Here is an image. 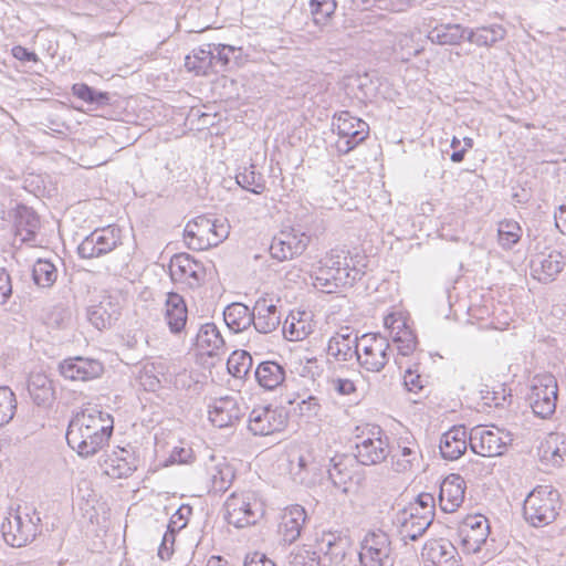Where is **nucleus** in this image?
Masks as SVG:
<instances>
[{"instance_id":"c756f323","label":"nucleus","mask_w":566,"mask_h":566,"mask_svg":"<svg viewBox=\"0 0 566 566\" xmlns=\"http://www.w3.org/2000/svg\"><path fill=\"white\" fill-rule=\"evenodd\" d=\"M104 473L113 479L129 476L135 470V459L129 451L120 449L107 455L102 464Z\"/></svg>"},{"instance_id":"412c9836","label":"nucleus","mask_w":566,"mask_h":566,"mask_svg":"<svg viewBox=\"0 0 566 566\" xmlns=\"http://www.w3.org/2000/svg\"><path fill=\"white\" fill-rule=\"evenodd\" d=\"M433 521L427 516H416L406 511H398L392 520L400 539L407 544V541H417L429 528Z\"/></svg>"},{"instance_id":"f8f14e48","label":"nucleus","mask_w":566,"mask_h":566,"mask_svg":"<svg viewBox=\"0 0 566 566\" xmlns=\"http://www.w3.org/2000/svg\"><path fill=\"white\" fill-rule=\"evenodd\" d=\"M287 423V415L283 408L259 406L249 415L248 429L254 436H270L282 431Z\"/></svg>"},{"instance_id":"49530a36","label":"nucleus","mask_w":566,"mask_h":566,"mask_svg":"<svg viewBox=\"0 0 566 566\" xmlns=\"http://www.w3.org/2000/svg\"><path fill=\"white\" fill-rule=\"evenodd\" d=\"M210 475L212 489L216 492H224L234 479V471L227 462H220L212 468Z\"/></svg>"},{"instance_id":"ddd939ff","label":"nucleus","mask_w":566,"mask_h":566,"mask_svg":"<svg viewBox=\"0 0 566 566\" xmlns=\"http://www.w3.org/2000/svg\"><path fill=\"white\" fill-rule=\"evenodd\" d=\"M120 241V230L115 227L96 229L88 234L77 247L82 259L99 258L116 249Z\"/></svg>"},{"instance_id":"6e6552de","label":"nucleus","mask_w":566,"mask_h":566,"mask_svg":"<svg viewBox=\"0 0 566 566\" xmlns=\"http://www.w3.org/2000/svg\"><path fill=\"white\" fill-rule=\"evenodd\" d=\"M510 441L509 433L500 429H488L486 426H476L469 432V447L472 452L481 457L502 455Z\"/></svg>"},{"instance_id":"0eeeda50","label":"nucleus","mask_w":566,"mask_h":566,"mask_svg":"<svg viewBox=\"0 0 566 566\" xmlns=\"http://www.w3.org/2000/svg\"><path fill=\"white\" fill-rule=\"evenodd\" d=\"M557 396L558 385L552 374H538L532 378L528 401L536 417L551 418L556 410Z\"/></svg>"},{"instance_id":"864d4df0","label":"nucleus","mask_w":566,"mask_h":566,"mask_svg":"<svg viewBox=\"0 0 566 566\" xmlns=\"http://www.w3.org/2000/svg\"><path fill=\"white\" fill-rule=\"evenodd\" d=\"M289 566H321V558L315 552L300 548L289 555Z\"/></svg>"},{"instance_id":"20e7f679","label":"nucleus","mask_w":566,"mask_h":566,"mask_svg":"<svg viewBox=\"0 0 566 566\" xmlns=\"http://www.w3.org/2000/svg\"><path fill=\"white\" fill-rule=\"evenodd\" d=\"M230 232L226 220L198 216L190 220L184 231L187 247L195 251L208 250L223 242Z\"/></svg>"},{"instance_id":"774afa93","label":"nucleus","mask_w":566,"mask_h":566,"mask_svg":"<svg viewBox=\"0 0 566 566\" xmlns=\"http://www.w3.org/2000/svg\"><path fill=\"white\" fill-rule=\"evenodd\" d=\"M244 566H276L274 562L268 558L264 554L254 552L248 555L244 560Z\"/></svg>"},{"instance_id":"5fc2aeb1","label":"nucleus","mask_w":566,"mask_h":566,"mask_svg":"<svg viewBox=\"0 0 566 566\" xmlns=\"http://www.w3.org/2000/svg\"><path fill=\"white\" fill-rule=\"evenodd\" d=\"M192 513V507L187 504H182L179 509L171 515L169 523L167 525L168 530L172 532H179L184 527L187 526L189 516Z\"/></svg>"},{"instance_id":"c03bdc74","label":"nucleus","mask_w":566,"mask_h":566,"mask_svg":"<svg viewBox=\"0 0 566 566\" xmlns=\"http://www.w3.org/2000/svg\"><path fill=\"white\" fill-rule=\"evenodd\" d=\"M353 461L354 459L346 455L331 459L333 465L328 469V475L335 486L345 485L349 480H352V471L349 470L348 464Z\"/></svg>"},{"instance_id":"b1692460","label":"nucleus","mask_w":566,"mask_h":566,"mask_svg":"<svg viewBox=\"0 0 566 566\" xmlns=\"http://www.w3.org/2000/svg\"><path fill=\"white\" fill-rule=\"evenodd\" d=\"M244 415V408L233 397H223L214 401L209 410L210 421L219 427L233 426Z\"/></svg>"},{"instance_id":"58836bf2","label":"nucleus","mask_w":566,"mask_h":566,"mask_svg":"<svg viewBox=\"0 0 566 566\" xmlns=\"http://www.w3.org/2000/svg\"><path fill=\"white\" fill-rule=\"evenodd\" d=\"M566 458V436L551 433L543 447L542 459L554 467H560Z\"/></svg>"},{"instance_id":"69168bd1","label":"nucleus","mask_w":566,"mask_h":566,"mask_svg":"<svg viewBox=\"0 0 566 566\" xmlns=\"http://www.w3.org/2000/svg\"><path fill=\"white\" fill-rule=\"evenodd\" d=\"M463 470L467 475L471 476H480L489 472L485 464L478 459L469 460L468 463L464 465Z\"/></svg>"},{"instance_id":"4d7b16f0","label":"nucleus","mask_w":566,"mask_h":566,"mask_svg":"<svg viewBox=\"0 0 566 566\" xmlns=\"http://www.w3.org/2000/svg\"><path fill=\"white\" fill-rule=\"evenodd\" d=\"M412 504L421 509V516L428 515L429 520H434V497L432 494L421 493Z\"/></svg>"},{"instance_id":"3c124183","label":"nucleus","mask_w":566,"mask_h":566,"mask_svg":"<svg viewBox=\"0 0 566 566\" xmlns=\"http://www.w3.org/2000/svg\"><path fill=\"white\" fill-rule=\"evenodd\" d=\"M336 0H310V9L316 24H325L335 13Z\"/></svg>"},{"instance_id":"de8ad7c7","label":"nucleus","mask_w":566,"mask_h":566,"mask_svg":"<svg viewBox=\"0 0 566 566\" xmlns=\"http://www.w3.org/2000/svg\"><path fill=\"white\" fill-rule=\"evenodd\" d=\"M522 235V229L520 224L512 220H505L500 222L497 230L499 244L503 249H512L516 244Z\"/></svg>"},{"instance_id":"ea45409f","label":"nucleus","mask_w":566,"mask_h":566,"mask_svg":"<svg viewBox=\"0 0 566 566\" xmlns=\"http://www.w3.org/2000/svg\"><path fill=\"white\" fill-rule=\"evenodd\" d=\"M213 71L219 72L228 67L239 65L242 56V48L221 43H212Z\"/></svg>"},{"instance_id":"338daca9","label":"nucleus","mask_w":566,"mask_h":566,"mask_svg":"<svg viewBox=\"0 0 566 566\" xmlns=\"http://www.w3.org/2000/svg\"><path fill=\"white\" fill-rule=\"evenodd\" d=\"M11 53H12L13 57H15L17 60H19L21 62H38L39 61V57L34 52L29 51L27 48H24L22 45L13 46L11 49Z\"/></svg>"},{"instance_id":"c85d7f7f","label":"nucleus","mask_w":566,"mask_h":566,"mask_svg":"<svg viewBox=\"0 0 566 566\" xmlns=\"http://www.w3.org/2000/svg\"><path fill=\"white\" fill-rule=\"evenodd\" d=\"M28 391L39 407H50L55 400L53 381L43 373H31L28 379Z\"/></svg>"},{"instance_id":"72a5a7b5","label":"nucleus","mask_w":566,"mask_h":566,"mask_svg":"<svg viewBox=\"0 0 566 566\" xmlns=\"http://www.w3.org/2000/svg\"><path fill=\"white\" fill-rule=\"evenodd\" d=\"M254 375L261 387L273 390L284 381L285 369L276 361L266 360L258 365Z\"/></svg>"},{"instance_id":"a211bd4d","label":"nucleus","mask_w":566,"mask_h":566,"mask_svg":"<svg viewBox=\"0 0 566 566\" xmlns=\"http://www.w3.org/2000/svg\"><path fill=\"white\" fill-rule=\"evenodd\" d=\"M421 556L423 566H461L459 553L449 541L433 539L426 543Z\"/></svg>"},{"instance_id":"6e6d98bb","label":"nucleus","mask_w":566,"mask_h":566,"mask_svg":"<svg viewBox=\"0 0 566 566\" xmlns=\"http://www.w3.org/2000/svg\"><path fill=\"white\" fill-rule=\"evenodd\" d=\"M321 551L334 557L343 556L344 547L342 546V539H337L332 534L324 536L321 542Z\"/></svg>"},{"instance_id":"a878e982","label":"nucleus","mask_w":566,"mask_h":566,"mask_svg":"<svg viewBox=\"0 0 566 566\" xmlns=\"http://www.w3.org/2000/svg\"><path fill=\"white\" fill-rule=\"evenodd\" d=\"M564 256L558 251L539 254L532 259V275L539 282H551L564 268Z\"/></svg>"},{"instance_id":"4c0bfd02","label":"nucleus","mask_w":566,"mask_h":566,"mask_svg":"<svg viewBox=\"0 0 566 566\" xmlns=\"http://www.w3.org/2000/svg\"><path fill=\"white\" fill-rule=\"evenodd\" d=\"M185 66L196 75H207L210 70L213 71V49L212 43L196 49L192 54L185 59Z\"/></svg>"},{"instance_id":"dca6fc26","label":"nucleus","mask_w":566,"mask_h":566,"mask_svg":"<svg viewBox=\"0 0 566 566\" xmlns=\"http://www.w3.org/2000/svg\"><path fill=\"white\" fill-rule=\"evenodd\" d=\"M359 353L358 334L350 327L343 326L328 340L327 355L338 363L357 360Z\"/></svg>"},{"instance_id":"39448f33","label":"nucleus","mask_w":566,"mask_h":566,"mask_svg":"<svg viewBox=\"0 0 566 566\" xmlns=\"http://www.w3.org/2000/svg\"><path fill=\"white\" fill-rule=\"evenodd\" d=\"M226 521L237 528L254 525L264 513V503L254 491L232 493L224 503Z\"/></svg>"},{"instance_id":"c9c22d12","label":"nucleus","mask_w":566,"mask_h":566,"mask_svg":"<svg viewBox=\"0 0 566 566\" xmlns=\"http://www.w3.org/2000/svg\"><path fill=\"white\" fill-rule=\"evenodd\" d=\"M196 346L206 350L209 356L217 355L224 347V340L216 324L206 323L201 325L196 335Z\"/></svg>"},{"instance_id":"e433bc0d","label":"nucleus","mask_w":566,"mask_h":566,"mask_svg":"<svg viewBox=\"0 0 566 566\" xmlns=\"http://www.w3.org/2000/svg\"><path fill=\"white\" fill-rule=\"evenodd\" d=\"M506 31L500 24L482 25L469 29L467 41L478 46H492L505 38Z\"/></svg>"},{"instance_id":"603ef678","label":"nucleus","mask_w":566,"mask_h":566,"mask_svg":"<svg viewBox=\"0 0 566 566\" xmlns=\"http://www.w3.org/2000/svg\"><path fill=\"white\" fill-rule=\"evenodd\" d=\"M17 410V400L9 387H0V427L8 423Z\"/></svg>"},{"instance_id":"9d476101","label":"nucleus","mask_w":566,"mask_h":566,"mask_svg":"<svg viewBox=\"0 0 566 566\" xmlns=\"http://www.w3.org/2000/svg\"><path fill=\"white\" fill-rule=\"evenodd\" d=\"M355 459L364 465L381 463L390 453L388 437L380 427L369 429L367 436L357 437Z\"/></svg>"},{"instance_id":"4468645a","label":"nucleus","mask_w":566,"mask_h":566,"mask_svg":"<svg viewBox=\"0 0 566 566\" xmlns=\"http://www.w3.org/2000/svg\"><path fill=\"white\" fill-rule=\"evenodd\" d=\"M169 273L172 281L185 283L190 289L201 286L206 280L203 264L188 253H178L171 258Z\"/></svg>"},{"instance_id":"2f4dec72","label":"nucleus","mask_w":566,"mask_h":566,"mask_svg":"<svg viewBox=\"0 0 566 566\" xmlns=\"http://www.w3.org/2000/svg\"><path fill=\"white\" fill-rule=\"evenodd\" d=\"M468 28L459 23H442L429 31L427 38L438 45H459L467 40Z\"/></svg>"},{"instance_id":"a19ab883","label":"nucleus","mask_w":566,"mask_h":566,"mask_svg":"<svg viewBox=\"0 0 566 566\" xmlns=\"http://www.w3.org/2000/svg\"><path fill=\"white\" fill-rule=\"evenodd\" d=\"M235 180L241 188L255 195L262 193L265 189V179L254 164L240 168Z\"/></svg>"},{"instance_id":"13d9d810","label":"nucleus","mask_w":566,"mask_h":566,"mask_svg":"<svg viewBox=\"0 0 566 566\" xmlns=\"http://www.w3.org/2000/svg\"><path fill=\"white\" fill-rule=\"evenodd\" d=\"M177 532H172L171 530H168L165 532L163 536L161 544L158 548V556L161 559H168L172 552H174V544L176 539Z\"/></svg>"},{"instance_id":"052dcab7","label":"nucleus","mask_w":566,"mask_h":566,"mask_svg":"<svg viewBox=\"0 0 566 566\" xmlns=\"http://www.w3.org/2000/svg\"><path fill=\"white\" fill-rule=\"evenodd\" d=\"M403 382L406 388L412 392H418L423 388L421 376L410 367L405 371Z\"/></svg>"},{"instance_id":"7ed1b4c3","label":"nucleus","mask_w":566,"mask_h":566,"mask_svg":"<svg viewBox=\"0 0 566 566\" xmlns=\"http://www.w3.org/2000/svg\"><path fill=\"white\" fill-rule=\"evenodd\" d=\"M559 510V492L551 485L534 488L523 505L524 518L534 527H544L553 523Z\"/></svg>"},{"instance_id":"37998d69","label":"nucleus","mask_w":566,"mask_h":566,"mask_svg":"<svg viewBox=\"0 0 566 566\" xmlns=\"http://www.w3.org/2000/svg\"><path fill=\"white\" fill-rule=\"evenodd\" d=\"M32 279L40 287H51L57 279V269L49 260L39 259L32 269Z\"/></svg>"},{"instance_id":"e2e57ef3","label":"nucleus","mask_w":566,"mask_h":566,"mask_svg":"<svg viewBox=\"0 0 566 566\" xmlns=\"http://www.w3.org/2000/svg\"><path fill=\"white\" fill-rule=\"evenodd\" d=\"M388 339L380 334H364L358 336L359 352L365 353L367 349L373 348L375 345H379L380 342H387Z\"/></svg>"},{"instance_id":"f257e3e1","label":"nucleus","mask_w":566,"mask_h":566,"mask_svg":"<svg viewBox=\"0 0 566 566\" xmlns=\"http://www.w3.org/2000/svg\"><path fill=\"white\" fill-rule=\"evenodd\" d=\"M114 431V419L98 406L87 405L71 418L66 442L82 458H90L108 444Z\"/></svg>"},{"instance_id":"bb28decb","label":"nucleus","mask_w":566,"mask_h":566,"mask_svg":"<svg viewBox=\"0 0 566 566\" xmlns=\"http://www.w3.org/2000/svg\"><path fill=\"white\" fill-rule=\"evenodd\" d=\"M469 434L464 426H454L440 439V453L446 460H457L467 450Z\"/></svg>"},{"instance_id":"680f3d73","label":"nucleus","mask_w":566,"mask_h":566,"mask_svg":"<svg viewBox=\"0 0 566 566\" xmlns=\"http://www.w3.org/2000/svg\"><path fill=\"white\" fill-rule=\"evenodd\" d=\"M12 294L11 277L6 269L0 268V305L4 304Z\"/></svg>"},{"instance_id":"473e14b6","label":"nucleus","mask_w":566,"mask_h":566,"mask_svg":"<svg viewBox=\"0 0 566 566\" xmlns=\"http://www.w3.org/2000/svg\"><path fill=\"white\" fill-rule=\"evenodd\" d=\"M389 342H380L379 345H375L373 348L367 349L365 353H358L357 361L359 365L371 373L381 371L389 361Z\"/></svg>"},{"instance_id":"7c9ffc66","label":"nucleus","mask_w":566,"mask_h":566,"mask_svg":"<svg viewBox=\"0 0 566 566\" xmlns=\"http://www.w3.org/2000/svg\"><path fill=\"white\" fill-rule=\"evenodd\" d=\"M86 316L94 327L103 331L109 328L118 319L119 308L109 297H105L98 304L88 306Z\"/></svg>"},{"instance_id":"09e8293b","label":"nucleus","mask_w":566,"mask_h":566,"mask_svg":"<svg viewBox=\"0 0 566 566\" xmlns=\"http://www.w3.org/2000/svg\"><path fill=\"white\" fill-rule=\"evenodd\" d=\"M401 326H403V328H399L391 337L394 343L397 344L399 354L408 356L416 349L417 338L405 322H401ZM398 327H400V325Z\"/></svg>"},{"instance_id":"f704fd0d","label":"nucleus","mask_w":566,"mask_h":566,"mask_svg":"<svg viewBox=\"0 0 566 566\" xmlns=\"http://www.w3.org/2000/svg\"><path fill=\"white\" fill-rule=\"evenodd\" d=\"M223 319L232 332L239 333L252 325L254 316L247 305L232 303L224 308Z\"/></svg>"},{"instance_id":"5701e85b","label":"nucleus","mask_w":566,"mask_h":566,"mask_svg":"<svg viewBox=\"0 0 566 566\" xmlns=\"http://www.w3.org/2000/svg\"><path fill=\"white\" fill-rule=\"evenodd\" d=\"M465 482L459 474L448 475L440 485L439 504L443 512L453 513L464 500Z\"/></svg>"},{"instance_id":"8fccbe9b","label":"nucleus","mask_w":566,"mask_h":566,"mask_svg":"<svg viewBox=\"0 0 566 566\" xmlns=\"http://www.w3.org/2000/svg\"><path fill=\"white\" fill-rule=\"evenodd\" d=\"M251 366L252 357L247 352H233L227 361L229 373L237 378L244 377Z\"/></svg>"},{"instance_id":"f03ea898","label":"nucleus","mask_w":566,"mask_h":566,"mask_svg":"<svg viewBox=\"0 0 566 566\" xmlns=\"http://www.w3.org/2000/svg\"><path fill=\"white\" fill-rule=\"evenodd\" d=\"M352 261L348 251L331 250L312 275L314 286L325 293H334L340 287L353 286L356 281L361 279L364 271L355 264L352 265Z\"/></svg>"},{"instance_id":"1a4fd4ad","label":"nucleus","mask_w":566,"mask_h":566,"mask_svg":"<svg viewBox=\"0 0 566 566\" xmlns=\"http://www.w3.org/2000/svg\"><path fill=\"white\" fill-rule=\"evenodd\" d=\"M333 126L339 135L337 148L344 154H348L363 143L369 133V126L366 122L355 116L349 112L344 111L334 118Z\"/></svg>"},{"instance_id":"4be33fe9","label":"nucleus","mask_w":566,"mask_h":566,"mask_svg":"<svg viewBox=\"0 0 566 566\" xmlns=\"http://www.w3.org/2000/svg\"><path fill=\"white\" fill-rule=\"evenodd\" d=\"M13 227L15 237L20 238L22 243L34 245L40 218L33 209L23 205L17 206L13 211Z\"/></svg>"},{"instance_id":"393cba45","label":"nucleus","mask_w":566,"mask_h":566,"mask_svg":"<svg viewBox=\"0 0 566 566\" xmlns=\"http://www.w3.org/2000/svg\"><path fill=\"white\" fill-rule=\"evenodd\" d=\"M164 318L171 334H180L187 324L188 310L181 295L175 292L167 294Z\"/></svg>"},{"instance_id":"a18cd8bd","label":"nucleus","mask_w":566,"mask_h":566,"mask_svg":"<svg viewBox=\"0 0 566 566\" xmlns=\"http://www.w3.org/2000/svg\"><path fill=\"white\" fill-rule=\"evenodd\" d=\"M72 93L77 98L90 104H95L96 106L108 105L111 101L109 94L107 92L96 91L95 88L84 83L74 84L72 87Z\"/></svg>"},{"instance_id":"79ce46f5","label":"nucleus","mask_w":566,"mask_h":566,"mask_svg":"<svg viewBox=\"0 0 566 566\" xmlns=\"http://www.w3.org/2000/svg\"><path fill=\"white\" fill-rule=\"evenodd\" d=\"M420 455L419 447L413 442L412 446H400L399 450L392 455V469L398 473L410 471Z\"/></svg>"},{"instance_id":"aec40b11","label":"nucleus","mask_w":566,"mask_h":566,"mask_svg":"<svg viewBox=\"0 0 566 566\" xmlns=\"http://www.w3.org/2000/svg\"><path fill=\"white\" fill-rule=\"evenodd\" d=\"M290 474L295 483L311 488L322 479V468L310 452L301 453L290 460Z\"/></svg>"},{"instance_id":"9b49d317","label":"nucleus","mask_w":566,"mask_h":566,"mask_svg":"<svg viewBox=\"0 0 566 566\" xmlns=\"http://www.w3.org/2000/svg\"><path fill=\"white\" fill-rule=\"evenodd\" d=\"M391 542L381 530L368 532L360 543L359 562L363 566H386L390 562Z\"/></svg>"},{"instance_id":"6ab92c4d","label":"nucleus","mask_w":566,"mask_h":566,"mask_svg":"<svg viewBox=\"0 0 566 566\" xmlns=\"http://www.w3.org/2000/svg\"><path fill=\"white\" fill-rule=\"evenodd\" d=\"M280 300L272 297H260L253 307L252 314L254 328L261 334H270L274 332L281 324L282 313L277 307Z\"/></svg>"},{"instance_id":"bf43d9fd","label":"nucleus","mask_w":566,"mask_h":566,"mask_svg":"<svg viewBox=\"0 0 566 566\" xmlns=\"http://www.w3.org/2000/svg\"><path fill=\"white\" fill-rule=\"evenodd\" d=\"M300 322L296 324L294 323V319L289 323L286 319L283 326L284 335L290 340H300L303 339L307 332L305 329L304 325L298 326Z\"/></svg>"},{"instance_id":"cd10ccee","label":"nucleus","mask_w":566,"mask_h":566,"mask_svg":"<svg viewBox=\"0 0 566 566\" xmlns=\"http://www.w3.org/2000/svg\"><path fill=\"white\" fill-rule=\"evenodd\" d=\"M306 521V512L303 506L295 504L286 507L282 514L279 532L285 543L295 542L302 532Z\"/></svg>"},{"instance_id":"2eb2a0df","label":"nucleus","mask_w":566,"mask_h":566,"mask_svg":"<svg viewBox=\"0 0 566 566\" xmlns=\"http://www.w3.org/2000/svg\"><path fill=\"white\" fill-rule=\"evenodd\" d=\"M310 243V237L300 230L290 229L275 235L270 245L272 258L285 261L301 255Z\"/></svg>"},{"instance_id":"f3484780","label":"nucleus","mask_w":566,"mask_h":566,"mask_svg":"<svg viewBox=\"0 0 566 566\" xmlns=\"http://www.w3.org/2000/svg\"><path fill=\"white\" fill-rule=\"evenodd\" d=\"M59 370L65 379L88 381L99 377L104 371V367L96 359L76 356L61 361Z\"/></svg>"},{"instance_id":"0e129e2a","label":"nucleus","mask_w":566,"mask_h":566,"mask_svg":"<svg viewBox=\"0 0 566 566\" xmlns=\"http://www.w3.org/2000/svg\"><path fill=\"white\" fill-rule=\"evenodd\" d=\"M300 409L302 415L307 417H314L318 415L321 406L318 403V399L314 396L307 397V399L302 400L300 403Z\"/></svg>"},{"instance_id":"423d86ee","label":"nucleus","mask_w":566,"mask_h":566,"mask_svg":"<svg viewBox=\"0 0 566 566\" xmlns=\"http://www.w3.org/2000/svg\"><path fill=\"white\" fill-rule=\"evenodd\" d=\"M40 515L33 511L29 512L19 506L14 512L9 513L1 525L4 542L12 547H22L32 542L40 532Z\"/></svg>"}]
</instances>
